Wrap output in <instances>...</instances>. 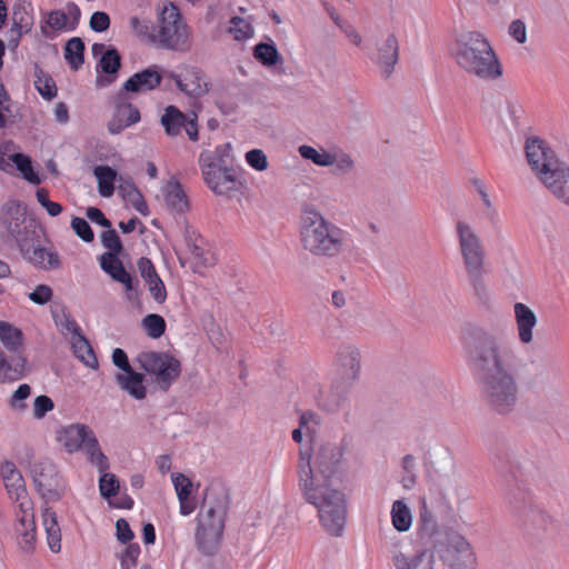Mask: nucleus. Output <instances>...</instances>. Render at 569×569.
I'll return each instance as SVG.
<instances>
[{"mask_svg":"<svg viewBox=\"0 0 569 569\" xmlns=\"http://www.w3.org/2000/svg\"><path fill=\"white\" fill-rule=\"evenodd\" d=\"M300 244L308 253L320 258H335L349 244V233L327 220L312 207H306L299 220Z\"/></svg>","mask_w":569,"mask_h":569,"instance_id":"3","label":"nucleus"},{"mask_svg":"<svg viewBox=\"0 0 569 569\" xmlns=\"http://www.w3.org/2000/svg\"><path fill=\"white\" fill-rule=\"evenodd\" d=\"M14 532L20 549L27 553L32 552L37 540L33 502L28 508L18 507Z\"/></svg>","mask_w":569,"mask_h":569,"instance_id":"17","label":"nucleus"},{"mask_svg":"<svg viewBox=\"0 0 569 569\" xmlns=\"http://www.w3.org/2000/svg\"><path fill=\"white\" fill-rule=\"evenodd\" d=\"M360 367L359 350L353 346L340 347L336 356V368L343 389L338 390L340 382L337 381L329 391L320 392L318 406L328 411L337 410L345 400V389L358 378Z\"/></svg>","mask_w":569,"mask_h":569,"instance_id":"9","label":"nucleus"},{"mask_svg":"<svg viewBox=\"0 0 569 569\" xmlns=\"http://www.w3.org/2000/svg\"><path fill=\"white\" fill-rule=\"evenodd\" d=\"M36 197L50 217H57L62 212V206L49 199V191L47 189L39 188L36 192Z\"/></svg>","mask_w":569,"mask_h":569,"instance_id":"46","label":"nucleus"},{"mask_svg":"<svg viewBox=\"0 0 569 569\" xmlns=\"http://www.w3.org/2000/svg\"><path fill=\"white\" fill-rule=\"evenodd\" d=\"M199 164L207 187L216 194L228 196L243 188V181L234 169L222 164V158L216 152L200 153Z\"/></svg>","mask_w":569,"mask_h":569,"instance_id":"10","label":"nucleus"},{"mask_svg":"<svg viewBox=\"0 0 569 569\" xmlns=\"http://www.w3.org/2000/svg\"><path fill=\"white\" fill-rule=\"evenodd\" d=\"M168 77L176 82L181 92L189 97H203L211 89V82L207 74L196 66H181L178 72H169Z\"/></svg>","mask_w":569,"mask_h":569,"instance_id":"15","label":"nucleus"},{"mask_svg":"<svg viewBox=\"0 0 569 569\" xmlns=\"http://www.w3.org/2000/svg\"><path fill=\"white\" fill-rule=\"evenodd\" d=\"M30 393L31 388L29 385H20L10 399V407L18 410L24 409L26 403L23 402V400L27 399L30 396Z\"/></svg>","mask_w":569,"mask_h":569,"instance_id":"54","label":"nucleus"},{"mask_svg":"<svg viewBox=\"0 0 569 569\" xmlns=\"http://www.w3.org/2000/svg\"><path fill=\"white\" fill-rule=\"evenodd\" d=\"M147 287L156 302L163 303L167 300V289L161 278L147 284Z\"/></svg>","mask_w":569,"mask_h":569,"instance_id":"58","label":"nucleus"},{"mask_svg":"<svg viewBox=\"0 0 569 569\" xmlns=\"http://www.w3.org/2000/svg\"><path fill=\"white\" fill-rule=\"evenodd\" d=\"M54 403L48 396H38L33 401V416L37 419H42L48 412L52 411Z\"/></svg>","mask_w":569,"mask_h":569,"instance_id":"51","label":"nucleus"},{"mask_svg":"<svg viewBox=\"0 0 569 569\" xmlns=\"http://www.w3.org/2000/svg\"><path fill=\"white\" fill-rule=\"evenodd\" d=\"M299 152L305 159H309L318 166L327 167L332 166L335 162V156L325 151L319 152L310 146H301Z\"/></svg>","mask_w":569,"mask_h":569,"instance_id":"42","label":"nucleus"},{"mask_svg":"<svg viewBox=\"0 0 569 569\" xmlns=\"http://www.w3.org/2000/svg\"><path fill=\"white\" fill-rule=\"evenodd\" d=\"M398 61V40L393 34L388 36L381 47L378 48L377 64L387 78L391 74Z\"/></svg>","mask_w":569,"mask_h":569,"instance_id":"25","label":"nucleus"},{"mask_svg":"<svg viewBox=\"0 0 569 569\" xmlns=\"http://www.w3.org/2000/svg\"><path fill=\"white\" fill-rule=\"evenodd\" d=\"M143 380V375L133 371V369L124 373H118L116 376V381L119 385V387L122 390L127 391L131 397L138 400L144 399L147 395Z\"/></svg>","mask_w":569,"mask_h":569,"instance_id":"26","label":"nucleus"},{"mask_svg":"<svg viewBox=\"0 0 569 569\" xmlns=\"http://www.w3.org/2000/svg\"><path fill=\"white\" fill-rule=\"evenodd\" d=\"M142 327L150 338L158 339L164 333L167 325L161 316L150 313L142 319Z\"/></svg>","mask_w":569,"mask_h":569,"instance_id":"37","label":"nucleus"},{"mask_svg":"<svg viewBox=\"0 0 569 569\" xmlns=\"http://www.w3.org/2000/svg\"><path fill=\"white\" fill-rule=\"evenodd\" d=\"M11 160L27 181L36 184L40 182L39 176L33 171L31 159L28 156L14 153L11 156Z\"/></svg>","mask_w":569,"mask_h":569,"instance_id":"38","label":"nucleus"},{"mask_svg":"<svg viewBox=\"0 0 569 569\" xmlns=\"http://www.w3.org/2000/svg\"><path fill=\"white\" fill-rule=\"evenodd\" d=\"M509 33L519 43H523L527 39L526 26L521 20H515L510 23Z\"/></svg>","mask_w":569,"mask_h":569,"instance_id":"61","label":"nucleus"},{"mask_svg":"<svg viewBox=\"0 0 569 569\" xmlns=\"http://www.w3.org/2000/svg\"><path fill=\"white\" fill-rule=\"evenodd\" d=\"M71 228L86 242H91L94 238L90 224L83 218L74 217L71 220Z\"/></svg>","mask_w":569,"mask_h":569,"instance_id":"49","label":"nucleus"},{"mask_svg":"<svg viewBox=\"0 0 569 569\" xmlns=\"http://www.w3.org/2000/svg\"><path fill=\"white\" fill-rule=\"evenodd\" d=\"M153 39L160 47L168 50L179 52L190 50L192 44L190 28L176 4L170 2L163 6L158 17Z\"/></svg>","mask_w":569,"mask_h":569,"instance_id":"7","label":"nucleus"},{"mask_svg":"<svg viewBox=\"0 0 569 569\" xmlns=\"http://www.w3.org/2000/svg\"><path fill=\"white\" fill-rule=\"evenodd\" d=\"M319 423L320 420L316 413L311 411L303 412L300 416V428L295 429L292 431V439L298 443L301 442L302 429L306 431L308 436H312L317 432V427L319 426Z\"/></svg>","mask_w":569,"mask_h":569,"instance_id":"36","label":"nucleus"},{"mask_svg":"<svg viewBox=\"0 0 569 569\" xmlns=\"http://www.w3.org/2000/svg\"><path fill=\"white\" fill-rule=\"evenodd\" d=\"M101 239L103 246L109 249L110 252L117 254L122 250L121 240L113 229L104 231Z\"/></svg>","mask_w":569,"mask_h":569,"instance_id":"55","label":"nucleus"},{"mask_svg":"<svg viewBox=\"0 0 569 569\" xmlns=\"http://www.w3.org/2000/svg\"><path fill=\"white\" fill-rule=\"evenodd\" d=\"M0 224L16 241L20 250L33 240V222L27 218L26 207L18 200L6 202L0 211Z\"/></svg>","mask_w":569,"mask_h":569,"instance_id":"12","label":"nucleus"},{"mask_svg":"<svg viewBox=\"0 0 569 569\" xmlns=\"http://www.w3.org/2000/svg\"><path fill=\"white\" fill-rule=\"evenodd\" d=\"M139 121L140 112L131 103H118L111 120L108 122V130L111 134H118Z\"/></svg>","mask_w":569,"mask_h":569,"instance_id":"23","label":"nucleus"},{"mask_svg":"<svg viewBox=\"0 0 569 569\" xmlns=\"http://www.w3.org/2000/svg\"><path fill=\"white\" fill-rule=\"evenodd\" d=\"M254 58L264 66H274L279 59V52L273 44L259 43L254 47Z\"/></svg>","mask_w":569,"mask_h":569,"instance_id":"39","label":"nucleus"},{"mask_svg":"<svg viewBox=\"0 0 569 569\" xmlns=\"http://www.w3.org/2000/svg\"><path fill=\"white\" fill-rule=\"evenodd\" d=\"M447 558L453 569H473L476 555L471 545L460 535L450 536Z\"/></svg>","mask_w":569,"mask_h":569,"instance_id":"19","label":"nucleus"},{"mask_svg":"<svg viewBox=\"0 0 569 569\" xmlns=\"http://www.w3.org/2000/svg\"><path fill=\"white\" fill-rule=\"evenodd\" d=\"M171 478H172V482H173L178 499L180 497L186 498L191 495L192 482L190 481V479L188 477H186L182 473H173L171 476Z\"/></svg>","mask_w":569,"mask_h":569,"instance_id":"50","label":"nucleus"},{"mask_svg":"<svg viewBox=\"0 0 569 569\" xmlns=\"http://www.w3.org/2000/svg\"><path fill=\"white\" fill-rule=\"evenodd\" d=\"M141 552L138 543H130L126 547L123 553L120 556L121 569H132L137 566V560Z\"/></svg>","mask_w":569,"mask_h":569,"instance_id":"47","label":"nucleus"},{"mask_svg":"<svg viewBox=\"0 0 569 569\" xmlns=\"http://www.w3.org/2000/svg\"><path fill=\"white\" fill-rule=\"evenodd\" d=\"M100 267L112 280L121 283L127 293L133 290V278L128 272L122 261L112 252H106L100 257ZM130 298V295H128Z\"/></svg>","mask_w":569,"mask_h":569,"instance_id":"21","label":"nucleus"},{"mask_svg":"<svg viewBox=\"0 0 569 569\" xmlns=\"http://www.w3.org/2000/svg\"><path fill=\"white\" fill-rule=\"evenodd\" d=\"M391 521L396 530L408 531L412 523L410 509L402 500H396L391 507Z\"/></svg>","mask_w":569,"mask_h":569,"instance_id":"33","label":"nucleus"},{"mask_svg":"<svg viewBox=\"0 0 569 569\" xmlns=\"http://www.w3.org/2000/svg\"><path fill=\"white\" fill-rule=\"evenodd\" d=\"M513 311L520 342L523 345L531 343L533 340V329L538 322L536 313L522 302L515 303Z\"/></svg>","mask_w":569,"mask_h":569,"instance_id":"22","label":"nucleus"},{"mask_svg":"<svg viewBox=\"0 0 569 569\" xmlns=\"http://www.w3.org/2000/svg\"><path fill=\"white\" fill-rule=\"evenodd\" d=\"M393 565L396 569H433V558L426 551L412 556L399 552L393 556Z\"/></svg>","mask_w":569,"mask_h":569,"instance_id":"28","label":"nucleus"},{"mask_svg":"<svg viewBox=\"0 0 569 569\" xmlns=\"http://www.w3.org/2000/svg\"><path fill=\"white\" fill-rule=\"evenodd\" d=\"M455 59L468 74L482 80H496L502 74V66L491 44L480 32L463 33L456 42Z\"/></svg>","mask_w":569,"mask_h":569,"instance_id":"4","label":"nucleus"},{"mask_svg":"<svg viewBox=\"0 0 569 569\" xmlns=\"http://www.w3.org/2000/svg\"><path fill=\"white\" fill-rule=\"evenodd\" d=\"M247 163L257 171H263L268 168V159L261 149H252L246 153Z\"/></svg>","mask_w":569,"mask_h":569,"instance_id":"48","label":"nucleus"},{"mask_svg":"<svg viewBox=\"0 0 569 569\" xmlns=\"http://www.w3.org/2000/svg\"><path fill=\"white\" fill-rule=\"evenodd\" d=\"M161 123L164 127L166 133L169 136H177L183 128L189 139L192 141L198 140V124L197 114L191 113L187 116L174 106H168L161 117Z\"/></svg>","mask_w":569,"mask_h":569,"instance_id":"16","label":"nucleus"},{"mask_svg":"<svg viewBox=\"0 0 569 569\" xmlns=\"http://www.w3.org/2000/svg\"><path fill=\"white\" fill-rule=\"evenodd\" d=\"M162 76L158 66H152L132 74L124 83L123 90L127 92H147L160 86Z\"/></svg>","mask_w":569,"mask_h":569,"instance_id":"20","label":"nucleus"},{"mask_svg":"<svg viewBox=\"0 0 569 569\" xmlns=\"http://www.w3.org/2000/svg\"><path fill=\"white\" fill-rule=\"evenodd\" d=\"M30 473L38 492L48 500H58L63 492V481L57 467L49 459L34 461Z\"/></svg>","mask_w":569,"mask_h":569,"instance_id":"14","label":"nucleus"},{"mask_svg":"<svg viewBox=\"0 0 569 569\" xmlns=\"http://www.w3.org/2000/svg\"><path fill=\"white\" fill-rule=\"evenodd\" d=\"M0 341L8 350L17 351L22 346V331L7 321H0Z\"/></svg>","mask_w":569,"mask_h":569,"instance_id":"34","label":"nucleus"},{"mask_svg":"<svg viewBox=\"0 0 569 569\" xmlns=\"http://www.w3.org/2000/svg\"><path fill=\"white\" fill-rule=\"evenodd\" d=\"M91 50L94 57L101 54L98 63L101 72L107 74H114L118 72L121 66V58L116 49L106 50V46L103 43H93Z\"/></svg>","mask_w":569,"mask_h":569,"instance_id":"27","label":"nucleus"},{"mask_svg":"<svg viewBox=\"0 0 569 569\" xmlns=\"http://www.w3.org/2000/svg\"><path fill=\"white\" fill-rule=\"evenodd\" d=\"M110 27V18L103 11H96L90 18V28L96 32H103Z\"/></svg>","mask_w":569,"mask_h":569,"instance_id":"57","label":"nucleus"},{"mask_svg":"<svg viewBox=\"0 0 569 569\" xmlns=\"http://www.w3.org/2000/svg\"><path fill=\"white\" fill-rule=\"evenodd\" d=\"M228 31L238 41L247 40L253 34L252 26L240 17H234L231 19Z\"/></svg>","mask_w":569,"mask_h":569,"instance_id":"41","label":"nucleus"},{"mask_svg":"<svg viewBox=\"0 0 569 569\" xmlns=\"http://www.w3.org/2000/svg\"><path fill=\"white\" fill-rule=\"evenodd\" d=\"M84 43L80 38H71L64 47V59L70 68L78 70L84 62L83 59Z\"/></svg>","mask_w":569,"mask_h":569,"instance_id":"35","label":"nucleus"},{"mask_svg":"<svg viewBox=\"0 0 569 569\" xmlns=\"http://www.w3.org/2000/svg\"><path fill=\"white\" fill-rule=\"evenodd\" d=\"M138 361L152 383L162 391H168L181 375L180 360L168 352H141Z\"/></svg>","mask_w":569,"mask_h":569,"instance_id":"11","label":"nucleus"},{"mask_svg":"<svg viewBox=\"0 0 569 569\" xmlns=\"http://www.w3.org/2000/svg\"><path fill=\"white\" fill-rule=\"evenodd\" d=\"M116 536L121 543H128L134 538V533L126 519L121 518L117 520Z\"/></svg>","mask_w":569,"mask_h":569,"instance_id":"56","label":"nucleus"},{"mask_svg":"<svg viewBox=\"0 0 569 569\" xmlns=\"http://www.w3.org/2000/svg\"><path fill=\"white\" fill-rule=\"evenodd\" d=\"M28 297L32 302L42 306L52 299L53 292L49 286L39 284L32 292L28 295Z\"/></svg>","mask_w":569,"mask_h":569,"instance_id":"53","label":"nucleus"},{"mask_svg":"<svg viewBox=\"0 0 569 569\" xmlns=\"http://www.w3.org/2000/svg\"><path fill=\"white\" fill-rule=\"evenodd\" d=\"M342 455L340 447L327 443L318 450L313 465L310 455L300 451L298 466L303 498L317 509L321 526L331 536L342 533L347 518L346 497L337 487Z\"/></svg>","mask_w":569,"mask_h":569,"instance_id":"1","label":"nucleus"},{"mask_svg":"<svg viewBox=\"0 0 569 569\" xmlns=\"http://www.w3.org/2000/svg\"><path fill=\"white\" fill-rule=\"evenodd\" d=\"M29 244L30 242L26 246L24 250L20 251L30 263L43 270L59 268L60 259L56 251L41 246H33L31 248Z\"/></svg>","mask_w":569,"mask_h":569,"instance_id":"24","label":"nucleus"},{"mask_svg":"<svg viewBox=\"0 0 569 569\" xmlns=\"http://www.w3.org/2000/svg\"><path fill=\"white\" fill-rule=\"evenodd\" d=\"M57 326L64 335H71L72 337L81 333L80 327L74 319L68 313H62L61 317L56 319Z\"/></svg>","mask_w":569,"mask_h":569,"instance_id":"52","label":"nucleus"},{"mask_svg":"<svg viewBox=\"0 0 569 569\" xmlns=\"http://www.w3.org/2000/svg\"><path fill=\"white\" fill-rule=\"evenodd\" d=\"M460 254L475 293L482 298L487 293L483 280L486 251L480 237L466 222L459 221L456 227Z\"/></svg>","mask_w":569,"mask_h":569,"instance_id":"5","label":"nucleus"},{"mask_svg":"<svg viewBox=\"0 0 569 569\" xmlns=\"http://www.w3.org/2000/svg\"><path fill=\"white\" fill-rule=\"evenodd\" d=\"M487 398L495 410L505 413L517 402L516 368L518 357L513 346L489 341L478 357Z\"/></svg>","mask_w":569,"mask_h":569,"instance_id":"2","label":"nucleus"},{"mask_svg":"<svg viewBox=\"0 0 569 569\" xmlns=\"http://www.w3.org/2000/svg\"><path fill=\"white\" fill-rule=\"evenodd\" d=\"M112 361L116 367L121 369L123 372H127L129 370H132L127 353L120 349L116 348L112 352Z\"/></svg>","mask_w":569,"mask_h":569,"instance_id":"62","label":"nucleus"},{"mask_svg":"<svg viewBox=\"0 0 569 569\" xmlns=\"http://www.w3.org/2000/svg\"><path fill=\"white\" fill-rule=\"evenodd\" d=\"M196 542L198 549L204 555H213L221 542L224 528L223 512L214 507L202 509L198 513Z\"/></svg>","mask_w":569,"mask_h":569,"instance_id":"13","label":"nucleus"},{"mask_svg":"<svg viewBox=\"0 0 569 569\" xmlns=\"http://www.w3.org/2000/svg\"><path fill=\"white\" fill-rule=\"evenodd\" d=\"M433 509H435V505H433L432 500H430V502H428L427 497L420 498L419 515H420V521L425 528L435 529L437 527V521L433 517Z\"/></svg>","mask_w":569,"mask_h":569,"instance_id":"44","label":"nucleus"},{"mask_svg":"<svg viewBox=\"0 0 569 569\" xmlns=\"http://www.w3.org/2000/svg\"><path fill=\"white\" fill-rule=\"evenodd\" d=\"M526 156L539 180L553 193H561L560 181L568 168L556 157L555 151L541 139L533 137L526 142Z\"/></svg>","mask_w":569,"mask_h":569,"instance_id":"6","label":"nucleus"},{"mask_svg":"<svg viewBox=\"0 0 569 569\" xmlns=\"http://www.w3.org/2000/svg\"><path fill=\"white\" fill-rule=\"evenodd\" d=\"M43 523L47 532L48 546L52 552L57 553L61 550L60 527L54 517L51 519L46 517Z\"/></svg>","mask_w":569,"mask_h":569,"instance_id":"40","label":"nucleus"},{"mask_svg":"<svg viewBox=\"0 0 569 569\" xmlns=\"http://www.w3.org/2000/svg\"><path fill=\"white\" fill-rule=\"evenodd\" d=\"M193 260H194L197 267L208 268V267H212L216 264L217 257H216L214 252L211 249H209V250L201 251V253L198 257H196Z\"/></svg>","mask_w":569,"mask_h":569,"instance_id":"64","label":"nucleus"},{"mask_svg":"<svg viewBox=\"0 0 569 569\" xmlns=\"http://www.w3.org/2000/svg\"><path fill=\"white\" fill-rule=\"evenodd\" d=\"M57 441L68 453L84 451L91 465L99 471L109 469V460L100 450L98 439L91 428L83 423L63 426L56 432Z\"/></svg>","mask_w":569,"mask_h":569,"instance_id":"8","label":"nucleus"},{"mask_svg":"<svg viewBox=\"0 0 569 569\" xmlns=\"http://www.w3.org/2000/svg\"><path fill=\"white\" fill-rule=\"evenodd\" d=\"M1 477L10 499H12L18 507L28 508L32 500L28 495L23 477L13 462L4 461L2 463Z\"/></svg>","mask_w":569,"mask_h":569,"instance_id":"18","label":"nucleus"},{"mask_svg":"<svg viewBox=\"0 0 569 569\" xmlns=\"http://www.w3.org/2000/svg\"><path fill=\"white\" fill-rule=\"evenodd\" d=\"M24 362L20 356L9 361L4 352L0 351V382L19 380L23 375Z\"/></svg>","mask_w":569,"mask_h":569,"instance_id":"30","label":"nucleus"},{"mask_svg":"<svg viewBox=\"0 0 569 569\" xmlns=\"http://www.w3.org/2000/svg\"><path fill=\"white\" fill-rule=\"evenodd\" d=\"M166 204L174 212H184L189 208L188 197L182 186L174 181L169 182L164 191Z\"/></svg>","mask_w":569,"mask_h":569,"instance_id":"29","label":"nucleus"},{"mask_svg":"<svg viewBox=\"0 0 569 569\" xmlns=\"http://www.w3.org/2000/svg\"><path fill=\"white\" fill-rule=\"evenodd\" d=\"M73 352L78 359H80L86 366L96 368L98 360L90 346L89 341L81 335H77L71 338Z\"/></svg>","mask_w":569,"mask_h":569,"instance_id":"32","label":"nucleus"},{"mask_svg":"<svg viewBox=\"0 0 569 569\" xmlns=\"http://www.w3.org/2000/svg\"><path fill=\"white\" fill-rule=\"evenodd\" d=\"M67 22L68 17L63 11L53 10L48 14L47 23L53 30H63Z\"/></svg>","mask_w":569,"mask_h":569,"instance_id":"59","label":"nucleus"},{"mask_svg":"<svg viewBox=\"0 0 569 569\" xmlns=\"http://www.w3.org/2000/svg\"><path fill=\"white\" fill-rule=\"evenodd\" d=\"M87 217L94 223L104 228H110L111 222L104 217L103 212L96 207H89L86 212Z\"/></svg>","mask_w":569,"mask_h":569,"instance_id":"63","label":"nucleus"},{"mask_svg":"<svg viewBox=\"0 0 569 569\" xmlns=\"http://www.w3.org/2000/svg\"><path fill=\"white\" fill-rule=\"evenodd\" d=\"M37 89L44 99L51 100L57 96V87L51 78H46L44 80L39 79Z\"/></svg>","mask_w":569,"mask_h":569,"instance_id":"60","label":"nucleus"},{"mask_svg":"<svg viewBox=\"0 0 569 569\" xmlns=\"http://www.w3.org/2000/svg\"><path fill=\"white\" fill-rule=\"evenodd\" d=\"M102 475L99 480V489L100 493L104 498H111L116 496L119 491V481L117 480L113 473L104 471H100Z\"/></svg>","mask_w":569,"mask_h":569,"instance_id":"43","label":"nucleus"},{"mask_svg":"<svg viewBox=\"0 0 569 569\" xmlns=\"http://www.w3.org/2000/svg\"><path fill=\"white\" fill-rule=\"evenodd\" d=\"M93 174L98 181V191L101 197L110 198L114 192L117 171L109 166H97Z\"/></svg>","mask_w":569,"mask_h":569,"instance_id":"31","label":"nucleus"},{"mask_svg":"<svg viewBox=\"0 0 569 569\" xmlns=\"http://www.w3.org/2000/svg\"><path fill=\"white\" fill-rule=\"evenodd\" d=\"M137 268L140 272L141 278L146 282V284H149V283L153 282L154 280L160 279V276L157 272L154 264L147 257H141L140 259H138Z\"/></svg>","mask_w":569,"mask_h":569,"instance_id":"45","label":"nucleus"}]
</instances>
